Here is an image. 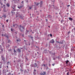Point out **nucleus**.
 Masks as SVG:
<instances>
[{
	"instance_id": "f257e3e1",
	"label": "nucleus",
	"mask_w": 75,
	"mask_h": 75,
	"mask_svg": "<svg viewBox=\"0 0 75 75\" xmlns=\"http://www.w3.org/2000/svg\"><path fill=\"white\" fill-rule=\"evenodd\" d=\"M19 16L20 18L22 19V20H24V18L23 17H24V16H23V15L21 16H21L20 15V13H16V17H18Z\"/></svg>"
},
{
	"instance_id": "f03ea898",
	"label": "nucleus",
	"mask_w": 75,
	"mask_h": 75,
	"mask_svg": "<svg viewBox=\"0 0 75 75\" xmlns=\"http://www.w3.org/2000/svg\"><path fill=\"white\" fill-rule=\"evenodd\" d=\"M20 29L21 31H24V28L23 26H22L21 25H20Z\"/></svg>"
},
{
	"instance_id": "7ed1b4c3",
	"label": "nucleus",
	"mask_w": 75,
	"mask_h": 75,
	"mask_svg": "<svg viewBox=\"0 0 75 75\" xmlns=\"http://www.w3.org/2000/svg\"><path fill=\"white\" fill-rule=\"evenodd\" d=\"M16 7V5H13L12 6V8H13V10H14L15 8V7Z\"/></svg>"
},
{
	"instance_id": "20e7f679",
	"label": "nucleus",
	"mask_w": 75,
	"mask_h": 75,
	"mask_svg": "<svg viewBox=\"0 0 75 75\" xmlns=\"http://www.w3.org/2000/svg\"><path fill=\"white\" fill-rule=\"evenodd\" d=\"M1 59L3 61H5V58H4L3 56H1Z\"/></svg>"
},
{
	"instance_id": "39448f33",
	"label": "nucleus",
	"mask_w": 75,
	"mask_h": 75,
	"mask_svg": "<svg viewBox=\"0 0 75 75\" xmlns=\"http://www.w3.org/2000/svg\"><path fill=\"white\" fill-rule=\"evenodd\" d=\"M54 42H54V40L53 39L50 42V43H54Z\"/></svg>"
},
{
	"instance_id": "423d86ee",
	"label": "nucleus",
	"mask_w": 75,
	"mask_h": 75,
	"mask_svg": "<svg viewBox=\"0 0 75 75\" xmlns=\"http://www.w3.org/2000/svg\"><path fill=\"white\" fill-rule=\"evenodd\" d=\"M18 52H21V49H18L16 50Z\"/></svg>"
},
{
	"instance_id": "0eeeda50",
	"label": "nucleus",
	"mask_w": 75,
	"mask_h": 75,
	"mask_svg": "<svg viewBox=\"0 0 75 75\" xmlns=\"http://www.w3.org/2000/svg\"><path fill=\"white\" fill-rule=\"evenodd\" d=\"M2 37H3V36H5V37H7V38H8V35H6V34L4 35H3V34H2Z\"/></svg>"
},
{
	"instance_id": "6e6552de",
	"label": "nucleus",
	"mask_w": 75,
	"mask_h": 75,
	"mask_svg": "<svg viewBox=\"0 0 75 75\" xmlns=\"http://www.w3.org/2000/svg\"><path fill=\"white\" fill-rule=\"evenodd\" d=\"M23 6H24L23 5H22L20 6H18V8H22Z\"/></svg>"
},
{
	"instance_id": "1a4fd4ad",
	"label": "nucleus",
	"mask_w": 75,
	"mask_h": 75,
	"mask_svg": "<svg viewBox=\"0 0 75 75\" xmlns=\"http://www.w3.org/2000/svg\"><path fill=\"white\" fill-rule=\"evenodd\" d=\"M35 6H38V4H39V3H35Z\"/></svg>"
},
{
	"instance_id": "9d476101",
	"label": "nucleus",
	"mask_w": 75,
	"mask_h": 75,
	"mask_svg": "<svg viewBox=\"0 0 75 75\" xmlns=\"http://www.w3.org/2000/svg\"><path fill=\"white\" fill-rule=\"evenodd\" d=\"M13 27H16V28H17V27H18V25H17L16 24H15L13 25Z\"/></svg>"
},
{
	"instance_id": "9b49d317",
	"label": "nucleus",
	"mask_w": 75,
	"mask_h": 75,
	"mask_svg": "<svg viewBox=\"0 0 75 75\" xmlns=\"http://www.w3.org/2000/svg\"><path fill=\"white\" fill-rule=\"evenodd\" d=\"M37 64L36 63H35L34 64V67L35 68L37 67Z\"/></svg>"
},
{
	"instance_id": "f8f14e48",
	"label": "nucleus",
	"mask_w": 75,
	"mask_h": 75,
	"mask_svg": "<svg viewBox=\"0 0 75 75\" xmlns=\"http://www.w3.org/2000/svg\"><path fill=\"white\" fill-rule=\"evenodd\" d=\"M6 5L7 6V7H10V4H6Z\"/></svg>"
},
{
	"instance_id": "ddd939ff",
	"label": "nucleus",
	"mask_w": 75,
	"mask_h": 75,
	"mask_svg": "<svg viewBox=\"0 0 75 75\" xmlns=\"http://www.w3.org/2000/svg\"><path fill=\"white\" fill-rule=\"evenodd\" d=\"M69 20H73V19L71 17L69 18Z\"/></svg>"
},
{
	"instance_id": "4468645a",
	"label": "nucleus",
	"mask_w": 75,
	"mask_h": 75,
	"mask_svg": "<svg viewBox=\"0 0 75 75\" xmlns=\"http://www.w3.org/2000/svg\"><path fill=\"white\" fill-rule=\"evenodd\" d=\"M13 51L14 53H17V52L16 51V50H15V49H14Z\"/></svg>"
},
{
	"instance_id": "2eb2a0df",
	"label": "nucleus",
	"mask_w": 75,
	"mask_h": 75,
	"mask_svg": "<svg viewBox=\"0 0 75 75\" xmlns=\"http://www.w3.org/2000/svg\"><path fill=\"white\" fill-rule=\"evenodd\" d=\"M29 37H30V38H31L32 39V40H33V37H31V35L29 36Z\"/></svg>"
},
{
	"instance_id": "dca6fc26",
	"label": "nucleus",
	"mask_w": 75,
	"mask_h": 75,
	"mask_svg": "<svg viewBox=\"0 0 75 75\" xmlns=\"http://www.w3.org/2000/svg\"><path fill=\"white\" fill-rule=\"evenodd\" d=\"M2 17H4V18H6V15H3L2 16Z\"/></svg>"
},
{
	"instance_id": "f3484780",
	"label": "nucleus",
	"mask_w": 75,
	"mask_h": 75,
	"mask_svg": "<svg viewBox=\"0 0 75 75\" xmlns=\"http://www.w3.org/2000/svg\"><path fill=\"white\" fill-rule=\"evenodd\" d=\"M69 62V61L68 60H67L66 61V64H68V63Z\"/></svg>"
},
{
	"instance_id": "a211bd4d",
	"label": "nucleus",
	"mask_w": 75,
	"mask_h": 75,
	"mask_svg": "<svg viewBox=\"0 0 75 75\" xmlns=\"http://www.w3.org/2000/svg\"><path fill=\"white\" fill-rule=\"evenodd\" d=\"M56 42H57V43H58V44H61H61H62V43H61V42H58V41H57Z\"/></svg>"
},
{
	"instance_id": "6ab92c4d",
	"label": "nucleus",
	"mask_w": 75,
	"mask_h": 75,
	"mask_svg": "<svg viewBox=\"0 0 75 75\" xmlns=\"http://www.w3.org/2000/svg\"><path fill=\"white\" fill-rule=\"evenodd\" d=\"M40 5H41V4H42V1H41V2H40Z\"/></svg>"
},
{
	"instance_id": "aec40b11",
	"label": "nucleus",
	"mask_w": 75,
	"mask_h": 75,
	"mask_svg": "<svg viewBox=\"0 0 75 75\" xmlns=\"http://www.w3.org/2000/svg\"><path fill=\"white\" fill-rule=\"evenodd\" d=\"M7 65H9L10 64V62H8L6 64Z\"/></svg>"
},
{
	"instance_id": "412c9836",
	"label": "nucleus",
	"mask_w": 75,
	"mask_h": 75,
	"mask_svg": "<svg viewBox=\"0 0 75 75\" xmlns=\"http://www.w3.org/2000/svg\"><path fill=\"white\" fill-rule=\"evenodd\" d=\"M43 74L45 75L46 74V72L45 71H43Z\"/></svg>"
},
{
	"instance_id": "4be33fe9",
	"label": "nucleus",
	"mask_w": 75,
	"mask_h": 75,
	"mask_svg": "<svg viewBox=\"0 0 75 75\" xmlns=\"http://www.w3.org/2000/svg\"><path fill=\"white\" fill-rule=\"evenodd\" d=\"M64 21V20H62L61 21V23H62V22Z\"/></svg>"
},
{
	"instance_id": "5701e85b",
	"label": "nucleus",
	"mask_w": 75,
	"mask_h": 75,
	"mask_svg": "<svg viewBox=\"0 0 75 75\" xmlns=\"http://www.w3.org/2000/svg\"><path fill=\"white\" fill-rule=\"evenodd\" d=\"M4 11H4V12H6V11L5 10V8H4Z\"/></svg>"
},
{
	"instance_id": "b1692460",
	"label": "nucleus",
	"mask_w": 75,
	"mask_h": 75,
	"mask_svg": "<svg viewBox=\"0 0 75 75\" xmlns=\"http://www.w3.org/2000/svg\"><path fill=\"white\" fill-rule=\"evenodd\" d=\"M5 71H6V70H3V73H4V72H5Z\"/></svg>"
},
{
	"instance_id": "393cba45",
	"label": "nucleus",
	"mask_w": 75,
	"mask_h": 75,
	"mask_svg": "<svg viewBox=\"0 0 75 75\" xmlns=\"http://www.w3.org/2000/svg\"><path fill=\"white\" fill-rule=\"evenodd\" d=\"M41 75H45L44 74H43L42 73H41Z\"/></svg>"
},
{
	"instance_id": "a878e982",
	"label": "nucleus",
	"mask_w": 75,
	"mask_h": 75,
	"mask_svg": "<svg viewBox=\"0 0 75 75\" xmlns=\"http://www.w3.org/2000/svg\"><path fill=\"white\" fill-rule=\"evenodd\" d=\"M29 9H32V7H30Z\"/></svg>"
},
{
	"instance_id": "bb28decb",
	"label": "nucleus",
	"mask_w": 75,
	"mask_h": 75,
	"mask_svg": "<svg viewBox=\"0 0 75 75\" xmlns=\"http://www.w3.org/2000/svg\"><path fill=\"white\" fill-rule=\"evenodd\" d=\"M11 31H13V28H11Z\"/></svg>"
},
{
	"instance_id": "cd10ccee",
	"label": "nucleus",
	"mask_w": 75,
	"mask_h": 75,
	"mask_svg": "<svg viewBox=\"0 0 75 75\" xmlns=\"http://www.w3.org/2000/svg\"><path fill=\"white\" fill-rule=\"evenodd\" d=\"M67 75H69V72H67Z\"/></svg>"
},
{
	"instance_id": "c85d7f7f",
	"label": "nucleus",
	"mask_w": 75,
	"mask_h": 75,
	"mask_svg": "<svg viewBox=\"0 0 75 75\" xmlns=\"http://www.w3.org/2000/svg\"><path fill=\"white\" fill-rule=\"evenodd\" d=\"M55 53H54L53 54H52V55H55Z\"/></svg>"
},
{
	"instance_id": "c756f323",
	"label": "nucleus",
	"mask_w": 75,
	"mask_h": 75,
	"mask_svg": "<svg viewBox=\"0 0 75 75\" xmlns=\"http://www.w3.org/2000/svg\"><path fill=\"white\" fill-rule=\"evenodd\" d=\"M43 66H44V67H46V65H45V64H43Z\"/></svg>"
},
{
	"instance_id": "7c9ffc66",
	"label": "nucleus",
	"mask_w": 75,
	"mask_h": 75,
	"mask_svg": "<svg viewBox=\"0 0 75 75\" xmlns=\"http://www.w3.org/2000/svg\"><path fill=\"white\" fill-rule=\"evenodd\" d=\"M48 17H51V16H50V15H48Z\"/></svg>"
},
{
	"instance_id": "2f4dec72",
	"label": "nucleus",
	"mask_w": 75,
	"mask_h": 75,
	"mask_svg": "<svg viewBox=\"0 0 75 75\" xmlns=\"http://www.w3.org/2000/svg\"><path fill=\"white\" fill-rule=\"evenodd\" d=\"M70 6V5H69L67 6V7H69Z\"/></svg>"
},
{
	"instance_id": "473e14b6",
	"label": "nucleus",
	"mask_w": 75,
	"mask_h": 75,
	"mask_svg": "<svg viewBox=\"0 0 75 75\" xmlns=\"http://www.w3.org/2000/svg\"><path fill=\"white\" fill-rule=\"evenodd\" d=\"M12 14H13V13H15V12H14V11H12Z\"/></svg>"
},
{
	"instance_id": "72a5a7b5",
	"label": "nucleus",
	"mask_w": 75,
	"mask_h": 75,
	"mask_svg": "<svg viewBox=\"0 0 75 75\" xmlns=\"http://www.w3.org/2000/svg\"><path fill=\"white\" fill-rule=\"evenodd\" d=\"M7 23H8V19L7 20H6Z\"/></svg>"
},
{
	"instance_id": "f704fd0d",
	"label": "nucleus",
	"mask_w": 75,
	"mask_h": 75,
	"mask_svg": "<svg viewBox=\"0 0 75 75\" xmlns=\"http://www.w3.org/2000/svg\"><path fill=\"white\" fill-rule=\"evenodd\" d=\"M50 36H51V37H52V35L51 34H50Z\"/></svg>"
},
{
	"instance_id": "c9c22d12",
	"label": "nucleus",
	"mask_w": 75,
	"mask_h": 75,
	"mask_svg": "<svg viewBox=\"0 0 75 75\" xmlns=\"http://www.w3.org/2000/svg\"><path fill=\"white\" fill-rule=\"evenodd\" d=\"M55 65V64H52V65H53V66H54V65Z\"/></svg>"
},
{
	"instance_id": "e433bc0d",
	"label": "nucleus",
	"mask_w": 75,
	"mask_h": 75,
	"mask_svg": "<svg viewBox=\"0 0 75 75\" xmlns=\"http://www.w3.org/2000/svg\"><path fill=\"white\" fill-rule=\"evenodd\" d=\"M23 3H24V1H22L21 2V3H22V4H23Z\"/></svg>"
},
{
	"instance_id": "4c0bfd02",
	"label": "nucleus",
	"mask_w": 75,
	"mask_h": 75,
	"mask_svg": "<svg viewBox=\"0 0 75 75\" xmlns=\"http://www.w3.org/2000/svg\"><path fill=\"white\" fill-rule=\"evenodd\" d=\"M25 0L26 1V2H28V0Z\"/></svg>"
},
{
	"instance_id": "58836bf2",
	"label": "nucleus",
	"mask_w": 75,
	"mask_h": 75,
	"mask_svg": "<svg viewBox=\"0 0 75 75\" xmlns=\"http://www.w3.org/2000/svg\"><path fill=\"white\" fill-rule=\"evenodd\" d=\"M4 25H2V27H4Z\"/></svg>"
},
{
	"instance_id": "ea45409f",
	"label": "nucleus",
	"mask_w": 75,
	"mask_h": 75,
	"mask_svg": "<svg viewBox=\"0 0 75 75\" xmlns=\"http://www.w3.org/2000/svg\"><path fill=\"white\" fill-rule=\"evenodd\" d=\"M8 42H11V41H10V40H9L8 41Z\"/></svg>"
},
{
	"instance_id": "a19ab883",
	"label": "nucleus",
	"mask_w": 75,
	"mask_h": 75,
	"mask_svg": "<svg viewBox=\"0 0 75 75\" xmlns=\"http://www.w3.org/2000/svg\"><path fill=\"white\" fill-rule=\"evenodd\" d=\"M17 41H19V40H17Z\"/></svg>"
},
{
	"instance_id": "79ce46f5",
	"label": "nucleus",
	"mask_w": 75,
	"mask_h": 75,
	"mask_svg": "<svg viewBox=\"0 0 75 75\" xmlns=\"http://www.w3.org/2000/svg\"><path fill=\"white\" fill-rule=\"evenodd\" d=\"M0 68H1V66H0Z\"/></svg>"
},
{
	"instance_id": "37998d69",
	"label": "nucleus",
	"mask_w": 75,
	"mask_h": 75,
	"mask_svg": "<svg viewBox=\"0 0 75 75\" xmlns=\"http://www.w3.org/2000/svg\"><path fill=\"white\" fill-rule=\"evenodd\" d=\"M68 33L69 34V33H70V32H68Z\"/></svg>"
},
{
	"instance_id": "c03bdc74",
	"label": "nucleus",
	"mask_w": 75,
	"mask_h": 75,
	"mask_svg": "<svg viewBox=\"0 0 75 75\" xmlns=\"http://www.w3.org/2000/svg\"><path fill=\"white\" fill-rule=\"evenodd\" d=\"M25 25H23V26H25V24H24Z\"/></svg>"
},
{
	"instance_id": "a18cd8bd",
	"label": "nucleus",
	"mask_w": 75,
	"mask_h": 75,
	"mask_svg": "<svg viewBox=\"0 0 75 75\" xmlns=\"http://www.w3.org/2000/svg\"><path fill=\"white\" fill-rule=\"evenodd\" d=\"M69 71H71V69H69Z\"/></svg>"
},
{
	"instance_id": "49530a36",
	"label": "nucleus",
	"mask_w": 75,
	"mask_h": 75,
	"mask_svg": "<svg viewBox=\"0 0 75 75\" xmlns=\"http://www.w3.org/2000/svg\"><path fill=\"white\" fill-rule=\"evenodd\" d=\"M22 37H24V35H22Z\"/></svg>"
},
{
	"instance_id": "de8ad7c7",
	"label": "nucleus",
	"mask_w": 75,
	"mask_h": 75,
	"mask_svg": "<svg viewBox=\"0 0 75 75\" xmlns=\"http://www.w3.org/2000/svg\"><path fill=\"white\" fill-rule=\"evenodd\" d=\"M74 58H75V55H74Z\"/></svg>"
},
{
	"instance_id": "09e8293b",
	"label": "nucleus",
	"mask_w": 75,
	"mask_h": 75,
	"mask_svg": "<svg viewBox=\"0 0 75 75\" xmlns=\"http://www.w3.org/2000/svg\"><path fill=\"white\" fill-rule=\"evenodd\" d=\"M36 71V70H35V69H34V71Z\"/></svg>"
},
{
	"instance_id": "8fccbe9b",
	"label": "nucleus",
	"mask_w": 75,
	"mask_h": 75,
	"mask_svg": "<svg viewBox=\"0 0 75 75\" xmlns=\"http://www.w3.org/2000/svg\"><path fill=\"white\" fill-rule=\"evenodd\" d=\"M74 30H75V28H74Z\"/></svg>"
},
{
	"instance_id": "3c124183",
	"label": "nucleus",
	"mask_w": 75,
	"mask_h": 75,
	"mask_svg": "<svg viewBox=\"0 0 75 75\" xmlns=\"http://www.w3.org/2000/svg\"><path fill=\"white\" fill-rule=\"evenodd\" d=\"M6 67H7V68H8V66H7Z\"/></svg>"
},
{
	"instance_id": "603ef678",
	"label": "nucleus",
	"mask_w": 75,
	"mask_h": 75,
	"mask_svg": "<svg viewBox=\"0 0 75 75\" xmlns=\"http://www.w3.org/2000/svg\"><path fill=\"white\" fill-rule=\"evenodd\" d=\"M1 74V72L0 71V75Z\"/></svg>"
},
{
	"instance_id": "864d4df0",
	"label": "nucleus",
	"mask_w": 75,
	"mask_h": 75,
	"mask_svg": "<svg viewBox=\"0 0 75 75\" xmlns=\"http://www.w3.org/2000/svg\"><path fill=\"white\" fill-rule=\"evenodd\" d=\"M1 9H0V11H1Z\"/></svg>"
},
{
	"instance_id": "5fc2aeb1",
	"label": "nucleus",
	"mask_w": 75,
	"mask_h": 75,
	"mask_svg": "<svg viewBox=\"0 0 75 75\" xmlns=\"http://www.w3.org/2000/svg\"><path fill=\"white\" fill-rule=\"evenodd\" d=\"M32 33H33V34H34V32H32Z\"/></svg>"
},
{
	"instance_id": "6e6d98bb",
	"label": "nucleus",
	"mask_w": 75,
	"mask_h": 75,
	"mask_svg": "<svg viewBox=\"0 0 75 75\" xmlns=\"http://www.w3.org/2000/svg\"><path fill=\"white\" fill-rule=\"evenodd\" d=\"M57 14V13H56V14Z\"/></svg>"
},
{
	"instance_id": "4d7b16f0",
	"label": "nucleus",
	"mask_w": 75,
	"mask_h": 75,
	"mask_svg": "<svg viewBox=\"0 0 75 75\" xmlns=\"http://www.w3.org/2000/svg\"><path fill=\"white\" fill-rule=\"evenodd\" d=\"M11 75H13V74H12Z\"/></svg>"
},
{
	"instance_id": "13d9d810",
	"label": "nucleus",
	"mask_w": 75,
	"mask_h": 75,
	"mask_svg": "<svg viewBox=\"0 0 75 75\" xmlns=\"http://www.w3.org/2000/svg\"><path fill=\"white\" fill-rule=\"evenodd\" d=\"M1 50L2 51H3V50H2V49H1Z\"/></svg>"
},
{
	"instance_id": "bf43d9fd",
	"label": "nucleus",
	"mask_w": 75,
	"mask_h": 75,
	"mask_svg": "<svg viewBox=\"0 0 75 75\" xmlns=\"http://www.w3.org/2000/svg\"><path fill=\"white\" fill-rule=\"evenodd\" d=\"M38 15H39V14H38Z\"/></svg>"
},
{
	"instance_id": "052dcab7",
	"label": "nucleus",
	"mask_w": 75,
	"mask_h": 75,
	"mask_svg": "<svg viewBox=\"0 0 75 75\" xmlns=\"http://www.w3.org/2000/svg\"><path fill=\"white\" fill-rule=\"evenodd\" d=\"M38 54V52H37Z\"/></svg>"
},
{
	"instance_id": "680f3d73",
	"label": "nucleus",
	"mask_w": 75,
	"mask_h": 75,
	"mask_svg": "<svg viewBox=\"0 0 75 75\" xmlns=\"http://www.w3.org/2000/svg\"><path fill=\"white\" fill-rule=\"evenodd\" d=\"M4 6H5V5H4Z\"/></svg>"
},
{
	"instance_id": "e2e57ef3",
	"label": "nucleus",
	"mask_w": 75,
	"mask_h": 75,
	"mask_svg": "<svg viewBox=\"0 0 75 75\" xmlns=\"http://www.w3.org/2000/svg\"><path fill=\"white\" fill-rule=\"evenodd\" d=\"M46 21H47V20H46Z\"/></svg>"
},
{
	"instance_id": "0e129e2a",
	"label": "nucleus",
	"mask_w": 75,
	"mask_h": 75,
	"mask_svg": "<svg viewBox=\"0 0 75 75\" xmlns=\"http://www.w3.org/2000/svg\"><path fill=\"white\" fill-rule=\"evenodd\" d=\"M44 52H45V50H44Z\"/></svg>"
},
{
	"instance_id": "69168bd1",
	"label": "nucleus",
	"mask_w": 75,
	"mask_h": 75,
	"mask_svg": "<svg viewBox=\"0 0 75 75\" xmlns=\"http://www.w3.org/2000/svg\"><path fill=\"white\" fill-rule=\"evenodd\" d=\"M14 62H15V61H14Z\"/></svg>"
},
{
	"instance_id": "338daca9",
	"label": "nucleus",
	"mask_w": 75,
	"mask_h": 75,
	"mask_svg": "<svg viewBox=\"0 0 75 75\" xmlns=\"http://www.w3.org/2000/svg\"><path fill=\"white\" fill-rule=\"evenodd\" d=\"M27 32H28V31H27Z\"/></svg>"
},
{
	"instance_id": "774afa93",
	"label": "nucleus",
	"mask_w": 75,
	"mask_h": 75,
	"mask_svg": "<svg viewBox=\"0 0 75 75\" xmlns=\"http://www.w3.org/2000/svg\"><path fill=\"white\" fill-rule=\"evenodd\" d=\"M24 41H25V40H24Z\"/></svg>"
}]
</instances>
